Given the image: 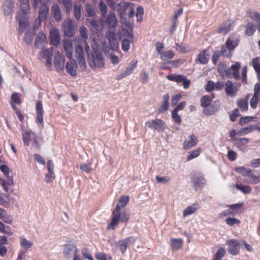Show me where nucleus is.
<instances>
[{
  "label": "nucleus",
  "instance_id": "obj_1",
  "mask_svg": "<svg viewBox=\"0 0 260 260\" xmlns=\"http://www.w3.org/2000/svg\"><path fill=\"white\" fill-rule=\"evenodd\" d=\"M129 198L127 196H121L118 200V204L112 212L111 221L108 224L107 230H114L119 222L126 223L129 219V215L126 212H120L121 209L125 207L128 203Z\"/></svg>",
  "mask_w": 260,
  "mask_h": 260
},
{
  "label": "nucleus",
  "instance_id": "obj_2",
  "mask_svg": "<svg viewBox=\"0 0 260 260\" xmlns=\"http://www.w3.org/2000/svg\"><path fill=\"white\" fill-rule=\"evenodd\" d=\"M87 58L89 64L92 68H102L105 66L103 54L96 49H93Z\"/></svg>",
  "mask_w": 260,
  "mask_h": 260
},
{
  "label": "nucleus",
  "instance_id": "obj_3",
  "mask_svg": "<svg viewBox=\"0 0 260 260\" xmlns=\"http://www.w3.org/2000/svg\"><path fill=\"white\" fill-rule=\"evenodd\" d=\"M62 252L67 259H70L73 257V260H81L80 255L78 254V247L75 244H65Z\"/></svg>",
  "mask_w": 260,
  "mask_h": 260
},
{
  "label": "nucleus",
  "instance_id": "obj_4",
  "mask_svg": "<svg viewBox=\"0 0 260 260\" xmlns=\"http://www.w3.org/2000/svg\"><path fill=\"white\" fill-rule=\"evenodd\" d=\"M32 6L34 8H38L39 5L41 4V6L39 11V18L40 20H45L48 14L49 8L47 4L50 0H32Z\"/></svg>",
  "mask_w": 260,
  "mask_h": 260
},
{
  "label": "nucleus",
  "instance_id": "obj_5",
  "mask_svg": "<svg viewBox=\"0 0 260 260\" xmlns=\"http://www.w3.org/2000/svg\"><path fill=\"white\" fill-rule=\"evenodd\" d=\"M145 127L154 129L160 133L164 132L166 127V123L160 119H155L147 121Z\"/></svg>",
  "mask_w": 260,
  "mask_h": 260
},
{
  "label": "nucleus",
  "instance_id": "obj_6",
  "mask_svg": "<svg viewBox=\"0 0 260 260\" xmlns=\"http://www.w3.org/2000/svg\"><path fill=\"white\" fill-rule=\"evenodd\" d=\"M167 78L170 81L176 82L177 83H182L184 89H187L190 84V80L183 75L171 74L167 76Z\"/></svg>",
  "mask_w": 260,
  "mask_h": 260
},
{
  "label": "nucleus",
  "instance_id": "obj_7",
  "mask_svg": "<svg viewBox=\"0 0 260 260\" xmlns=\"http://www.w3.org/2000/svg\"><path fill=\"white\" fill-rule=\"evenodd\" d=\"M243 203H238L237 204L228 205V207L229 208V209L224 210L220 214V216L221 217L229 216L231 215L234 216L239 212V210L243 206Z\"/></svg>",
  "mask_w": 260,
  "mask_h": 260
},
{
  "label": "nucleus",
  "instance_id": "obj_8",
  "mask_svg": "<svg viewBox=\"0 0 260 260\" xmlns=\"http://www.w3.org/2000/svg\"><path fill=\"white\" fill-rule=\"evenodd\" d=\"M16 17L19 25V32L22 34L27 26V11H21L18 13Z\"/></svg>",
  "mask_w": 260,
  "mask_h": 260
},
{
  "label": "nucleus",
  "instance_id": "obj_9",
  "mask_svg": "<svg viewBox=\"0 0 260 260\" xmlns=\"http://www.w3.org/2000/svg\"><path fill=\"white\" fill-rule=\"evenodd\" d=\"M226 244L229 246L228 252L231 255H236L239 253L240 243L234 239L228 240L226 241Z\"/></svg>",
  "mask_w": 260,
  "mask_h": 260
},
{
  "label": "nucleus",
  "instance_id": "obj_10",
  "mask_svg": "<svg viewBox=\"0 0 260 260\" xmlns=\"http://www.w3.org/2000/svg\"><path fill=\"white\" fill-rule=\"evenodd\" d=\"M53 53V50L52 48L42 49L39 53L40 57H41L42 59L44 58L46 59V66L48 70L51 68L52 64V58Z\"/></svg>",
  "mask_w": 260,
  "mask_h": 260
},
{
  "label": "nucleus",
  "instance_id": "obj_11",
  "mask_svg": "<svg viewBox=\"0 0 260 260\" xmlns=\"http://www.w3.org/2000/svg\"><path fill=\"white\" fill-rule=\"evenodd\" d=\"M191 180L196 190L202 188L206 183V180L203 176L198 173L193 175Z\"/></svg>",
  "mask_w": 260,
  "mask_h": 260
},
{
  "label": "nucleus",
  "instance_id": "obj_12",
  "mask_svg": "<svg viewBox=\"0 0 260 260\" xmlns=\"http://www.w3.org/2000/svg\"><path fill=\"white\" fill-rule=\"evenodd\" d=\"M62 29L66 36L70 37H73L76 31L73 20L70 18L67 19V20L63 24Z\"/></svg>",
  "mask_w": 260,
  "mask_h": 260
},
{
  "label": "nucleus",
  "instance_id": "obj_13",
  "mask_svg": "<svg viewBox=\"0 0 260 260\" xmlns=\"http://www.w3.org/2000/svg\"><path fill=\"white\" fill-rule=\"evenodd\" d=\"M136 238L132 236L128 237L125 239L119 241L117 244V246L118 247L120 251L122 253H124L127 247L129 245L134 244Z\"/></svg>",
  "mask_w": 260,
  "mask_h": 260
},
{
  "label": "nucleus",
  "instance_id": "obj_14",
  "mask_svg": "<svg viewBox=\"0 0 260 260\" xmlns=\"http://www.w3.org/2000/svg\"><path fill=\"white\" fill-rule=\"evenodd\" d=\"M235 21L234 20H227L223 22L217 29V32L218 34H222L223 35L227 34L232 29Z\"/></svg>",
  "mask_w": 260,
  "mask_h": 260
},
{
  "label": "nucleus",
  "instance_id": "obj_15",
  "mask_svg": "<svg viewBox=\"0 0 260 260\" xmlns=\"http://www.w3.org/2000/svg\"><path fill=\"white\" fill-rule=\"evenodd\" d=\"M137 60H134L131 62V66L127 67L125 70L120 73L116 76V79L118 80H121L122 79L127 77V76L132 74L133 71L137 67Z\"/></svg>",
  "mask_w": 260,
  "mask_h": 260
},
{
  "label": "nucleus",
  "instance_id": "obj_16",
  "mask_svg": "<svg viewBox=\"0 0 260 260\" xmlns=\"http://www.w3.org/2000/svg\"><path fill=\"white\" fill-rule=\"evenodd\" d=\"M241 67V64L239 62H236L234 64L231 66L228 69V77L231 78L232 76L236 80L240 79L239 69Z\"/></svg>",
  "mask_w": 260,
  "mask_h": 260
},
{
  "label": "nucleus",
  "instance_id": "obj_17",
  "mask_svg": "<svg viewBox=\"0 0 260 260\" xmlns=\"http://www.w3.org/2000/svg\"><path fill=\"white\" fill-rule=\"evenodd\" d=\"M75 56L80 66L85 67L86 62L82 47L78 45L75 47Z\"/></svg>",
  "mask_w": 260,
  "mask_h": 260
},
{
  "label": "nucleus",
  "instance_id": "obj_18",
  "mask_svg": "<svg viewBox=\"0 0 260 260\" xmlns=\"http://www.w3.org/2000/svg\"><path fill=\"white\" fill-rule=\"evenodd\" d=\"M36 122L38 123H43V116L44 111L43 108L42 103L40 101H38L36 103Z\"/></svg>",
  "mask_w": 260,
  "mask_h": 260
},
{
  "label": "nucleus",
  "instance_id": "obj_19",
  "mask_svg": "<svg viewBox=\"0 0 260 260\" xmlns=\"http://www.w3.org/2000/svg\"><path fill=\"white\" fill-rule=\"evenodd\" d=\"M220 108L219 102L214 101L213 104H210L208 107L205 108L203 113L207 116L214 115L216 113Z\"/></svg>",
  "mask_w": 260,
  "mask_h": 260
},
{
  "label": "nucleus",
  "instance_id": "obj_20",
  "mask_svg": "<svg viewBox=\"0 0 260 260\" xmlns=\"http://www.w3.org/2000/svg\"><path fill=\"white\" fill-rule=\"evenodd\" d=\"M53 164L51 160L47 161L48 173L45 176V181L51 183L54 180L55 176L53 171Z\"/></svg>",
  "mask_w": 260,
  "mask_h": 260
},
{
  "label": "nucleus",
  "instance_id": "obj_21",
  "mask_svg": "<svg viewBox=\"0 0 260 260\" xmlns=\"http://www.w3.org/2000/svg\"><path fill=\"white\" fill-rule=\"evenodd\" d=\"M198 139L196 136L191 134L188 139L185 140L183 143V148L184 150H189L195 146L198 143Z\"/></svg>",
  "mask_w": 260,
  "mask_h": 260
},
{
  "label": "nucleus",
  "instance_id": "obj_22",
  "mask_svg": "<svg viewBox=\"0 0 260 260\" xmlns=\"http://www.w3.org/2000/svg\"><path fill=\"white\" fill-rule=\"evenodd\" d=\"M260 92V84L256 83L254 87V94L252 97L250 101V105L252 108L255 109L257 107L258 104V98L259 93Z\"/></svg>",
  "mask_w": 260,
  "mask_h": 260
},
{
  "label": "nucleus",
  "instance_id": "obj_23",
  "mask_svg": "<svg viewBox=\"0 0 260 260\" xmlns=\"http://www.w3.org/2000/svg\"><path fill=\"white\" fill-rule=\"evenodd\" d=\"M247 178L248 182L252 184H256L260 182V170L251 169V172Z\"/></svg>",
  "mask_w": 260,
  "mask_h": 260
},
{
  "label": "nucleus",
  "instance_id": "obj_24",
  "mask_svg": "<svg viewBox=\"0 0 260 260\" xmlns=\"http://www.w3.org/2000/svg\"><path fill=\"white\" fill-rule=\"evenodd\" d=\"M239 43V39L237 37L232 35L227 39L225 45L229 51H232L238 45Z\"/></svg>",
  "mask_w": 260,
  "mask_h": 260
},
{
  "label": "nucleus",
  "instance_id": "obj_25",
  "mask_svg": "<svg viewBox=\"0 0 260 260\" xmlns=\"http://www.w3.org/2000/svg\"><path fill=\"white\" fill-rule=\"evenodd\" d=\"M224 86V84L222 82H217L216 83L210 80L207 82L206 90L207 91L211 92L213 90H219L222 89Z\"/></svg>",
  "mask_w": 260,
  "mask_h": 260
},
{
  "label": "nucleus",
  "instance_id": "obj_26",
  "mask_svg": "<svg viewBox=\"0 0 260 260\" xmlns=\"http://www.w3.org/2000/svg\"><path fill=\"white\" fill-rule=\"evenodd\" d=\"M225 92L226 94L231 97L236 95L238 91L236 87H234L232 81L228 80L225 84Z\"/></svg>",
  "mask_w": 260,
  "mask_h": 260
},
{
  "label": "nucleus",
  "instance_id": "obj_27",
  "mask_svg": "<svg viewBox=\"0 0 260 260\" xmlns=\"http://www.w3.org/2000/svg\"><path fill=\"white\" fill-rule=\"evenodd\" d=\"M50 43L54 46H57L60 42V36L59 31L55 28H52L49 32Z\"/></svg>",
  "mask_w": 260,
  "mask_h": 260
},
{
  "label": "nucleus",
  "instance_id": "obj_28",
  "mask_svg": "<svg viewBox=\"0 0 260 260\" xmlns=\"http://www.w3.org/2000/svg\"><path fill=\"white\" fill-rule=\"evenodd\" d=\"M54 64L55 69L57 71H62L64 68V58L60 54H57L55 55Z\"/></svg>",
  "mask_w": 260,
  "mask_h": 260
},
{
  "label": "nucleus",
  "instance_id": "obj_29",
  "mask_svg": "<svg viewBox=\"0 0 260 260\" xmlns=\"http://www.w3.org/2000/svg\"><path fill=\"white\" fill-rule=\"evenodd\" d=\"M250 94H247L245 99H239L237 101V106L242 112L248 110V100Z\"/></svg>",
  "mask_w": 260,
  "mask_h": 260
},
{
  "label": "nucleus",
  "instance_id": "obj_30",
  "mask_svg": "<svg viewBox=\"0 0 260 260\" xmlns=\"http://www.w3.org/2000/svg\"><path fill=\"white\" fill-rule=\"evenodd\" d=\"M207 53V49H204L201 51L198 54L197 58L196 59V62H198L203 64L207 63L209 61Z\"/></svg>",
  "mask_w": 260,
  "mask_h": 260
},
{
  "label": "nucleus",
  "instance_id": "obj_31",
  "mask_svg": "<svg viewBox=\"0 0 260 260\" xmlns=\"http://www.w3.org/2000/svg\"><path fill=\"white\" fill-rule=\"evenodd\" d=\"M63 49L66 52L67 57L69 59H72L73 57V45L70 40H64L63 42Z\"/></svg>",
  "mask_w": 260,
  "mask_h": 260
},
{
  "label": "nucleus",
  "instance_id": "obj_32",
  "mask_svg": "<svg viewBox=\"0 0 260 260\" xmlns=\"http://www.w3.org/2000/svg\"><path fill=\"white\" fill-rule=\"evenodd\" d=\"M51 13L54 19L58 22L61 19V14L60 7L56 4H54L51 7Z\"/></svg>",
  "mask_w": 260,
  "mask_h": 260
},
{
  "label": "nucleus",
  "instance_id": "obj_33",
  "mask_svg": "<svg viewBox=\"0 0 260 260\" xmlns=\"http://www.w3.org/2000/svg\"><path fill=\"white\" fill-rule=\"evenodd\" d=\"M83 7L81 4H75L73 7V15L77 21H80L82 17Z\"/></svg>",
  "mask_w": 260,
  "mask_h": 260
},
{
  "label": "nucleus",
  "instance_id": "obj_34",
  "mask_svg": "<svg viewBox=\"0 0 260 260\" xmlns=\"http://www.w3.org/2000/svg\"><path fill=\"white\" fill-rule=\"evenodd\" d=\"M70 62H67L66 65V72L71 76H75L76 75V67H75V61L73 59H70Z\"/></svg>",
  "mask_w": 260,
  "mask_h": 260
},
{
  "label": "nucleus",
  "instance_id": "obj_35",
  "mask_svg": "<svg viewBox=\"0 0 260 260\" xmlns=\"http://www.w3.org/2000/svg\"><path fill=\"white\" fill-rule=\"evenodd\" d=\"M170 97L168 93L165 94L162 96V102L161 104L158 112L160 113L164 112L168 110L169 108V100Z\"/></svg>",
  "mask_w": 260,
  "mask_h": 260
},
{
  "label": "nucleus",
  "instance_id": "obj_36",
  "mask_svg": "<svg viewBox=\"0 0 260 260\" xmlns=\"http://www.w3.org/2000/svg\"><path fill=\"white\" fill-rule=\"evenodd\" d=\"M35 134L34 133L30 131H23L22 136L23 142L25 146H29L30 139H32Z\"/></svg>",
  "mask_w": 260,
  "mask_h": 260
},
{
  "label": "nucleus",
  "instance_id": "obj_37",
  "mask_svg": "<svg viewBox=\"0 0 260 260\" xmlns=\"http://www.w3.org/2000/svg\"><path fill=\"white\" fill-rule=\"evenodd\" d=\"M171 247L172 251H175L180 249L183 245V240L181 239H171Z\"/></svg>",
  "mask_w": 260,
  "mask_h": 260
},
{
  "label": "nucleus",
  "instance_id": "obj_38",
  "mask_svg": "<svg viewBox=\"0 0 260 260\" xmlns=\"http://www.w3.org/2000/svg\"><path fill=\"white\" fill-rule=\"evenodd\" d=\"M199 208V204L198 202H196L191 206L187 207L183 213V216L185 217L194 213Z\"/></svg>",
  "mask_w": 260,
  "mask_h": 260
},
{
  "label": "nucleus",
  "instance_id": "obj_39",
  "mask_svg": "<svg viewBox=\"0 0 260 260\" xmlns=\"http://www.w3.org/2000/svg\"><path fill=\"white\" fill-rule=\"evenodd\" d=\"M217 71L221 77H224V76L228 77V69L225 62H220L217 66Z\"/></svg>",
  "mask_w": 260,
  "mask_h": 260
},
{
  "label": "nucleus",
  "instance_id": "obj_40",
  "mask_svg": "<svg viewBox=\"0 0 260 260\" xmlns=\"http://www.w3.org/2000/svg\"><path fill=\"white\" fill-rule=\"evenodd\" d=\"M107 22L109 26L111 28L114 27L116 26L117 23V19L116 15L114 13L112 12L109 13L107 17Z\"/></svg>",
  "mask_w": 260,
  "mask_h": 260
},
{
  "label": "nucleus",
  "instance_id": "obj_41",
  "mask_svg": "<svg viewBox=\"0 0 260 260\" xmlns=\"http://www.w3.org/2000/svg\"><path fill=\"white\" fill-rule=\"evenodd\" d=\"M252 64L259 79L260 78V58L255 57L253 58L252 60Z\"/></svg>",
  "mask_w": 260,
  "mask_h": 260
},
{
  "label": "nucleus",
  "instance_id": "obj_42",
  "mask_svg": "<svg viewBox=\"0 0 260 260\" xmlns=\"http://www.w3.org/2000/svg\"><path fill=\"white\" fill-rule=\"evenodd\" d=\"M235 187L244 194H248L251 192V188L247 185L236 183Z\"/></svg>",
  "mask_w": 260,
  "mask_h": 260
},
{
  "label": "nucleus",
  "instance_id": "obj_43",
  "mask_svg": "<svg viewBox=\"0 0 260 260\" xmlns=\"http://www.w3.org/2000/svg\"><path fill=\"white\" fill-rule=\"evenodd\" d=\"M235 145L240 149L245 148L246 144L249 141V139L246 138H236L235 140Z\"/></svg>",
  "mask_w": 260,
  "mask_h": 260
},
{
  "label": "nucleus",
  "instance_id": "obj_44",
  "mask_svg": "<svg viewBox=\"0 0 260 260\" xmlns=\"http://www.w3.org/2000/svg\"><path fill=\"white\" fill-rule=\"evenodd\" d=\"M85 10L88 17H94L96 16L94 8L91 4L87 3L85 7Z\"/></svg>",
  "mask_w": 260,
  "mask_h": 260
},
{
  "label": "nucleus",
  "instance_id": "obj_45",
  "mask_svg": "<svg viewBox=\"0 0 260 260\" xmlns=\"http://www.w3.org/2000/svg\"><path fill=\"white\" fill-rule=\"evenodd\" d=\"M46 40V37L44 34H40L38 35L35 40V48H40L41 47L40 45L45 42Z\"/></svg>",
  "mask_w": 260,
  "mask_h": 260
},
{
  "label": "nucleus",
  "instance_id": "obj_46",
  "mask_svg": "<svg viewBox=\"0 0 260 260\" xmlns=\"http://www.w3.org/2000/svg\"><path fill=\"white\" fill-rule=\"evenodd\" d=\"M225 222L227 225L230 226H233L235 225H239L241 221L239 219L235 217H228L225 220Z\"/></svg>",
  "mask_w": 260,
  "mask_h": 260
},
{
  "label": "nucleus",
  "instance_id": "obj_47",
  "mask_svg": "<svg viewBox=\"0 0 260 260\" xmlns=\"http://www.w3.org/2000/svg\"><path fill=\"white\" fill-rule=\"evenodd\" d=\"M174 52L172 50L165 51L160 54V59L165 61L167 59H172L174 56Z\"/></svg>",
  "mask_w": 260,
  "mask_h": 260
},
{
  "label": "nucleus",
  "instance_id": "obj_48",
  "mask_svg": "<svg viewBox=\"0 0 260 260\" xmlns=\"http://www.w3.org/2000/svg\"><path fill=\"white\" fill-rule=\"evenodd\" d=\"M235 170L236 172L241 174L243 176H248L249 173L251 172V169L246 168L244 167H238L235 168Z\"/></svg>",
  "mask_w": 260,
  "mask_h": 260
},
{
  "label": "nucleus",
  "instance_id": "obj_49",
  "mask_svg": "<svg viewBox=\"0 0 260 260\" xmlns=\"http://www.w3.org/2000/svg\"><path fill=\"white\" fill-rule=\"evenodd\" d=\"M255 31V27L253 23L251 22L247 23L246 27L245 33L248 36H251L253 35Z\"/></svg>",
  "mask_w": 260,
  "mask_h": 260
},
{
  "label": "nucleus",
  "instance_id": "obj_50",
  "mask_svg": "<svg viewBox=\"0 0 260 260\" xmlns=\"http://www.w3.org/2000/svg\"><path fill=\"white\" fill-rule=\"evenodd\" d=\"M211 100L212 99L209 96L207 95H203L201 100V106L206 108L211 104Z\"/></svg>",
  "mask_w": 260,
  "mask_h": 260
},
{
  "label": "nucleus",
  "instance_id": "obj_51",
  "mask_svg": "<svg viewBox=\"0 0 260 260\" xmlns=\"http://www.w3.org/2000/svg\"><path fill=\"white\" fill-rule=\"evenodd\" d=\"M225 251L224 248H220L214 256L213 260H220L224 257Z\"/></svg>",
  "mask_w": 260,
  "mask_h": 260
},
{
  "label": "nucleus",
  "instance_id": "obj_52",
  "mask_svg": "<svg viewBox=\"0 0 260 260\" xmlns=\"http://www.w3.org/2000/svg\"><path fill=\"white\" fill-rule=\"evenodd\" d=\"M20 7L21 11H29L30 8L29 0H20Z\"/></svg>",
  "mask_w": 260,
  "mask_h": 260
},
{
  "label": "nucleus",
  "instance_id": "obj_53",
  "mask_svg": "<svg viewBox=\"0 0 260 260\" xmlns=\"http://www.w3.org/2000/svg\"><path fill=\"white\" fill-rule=\"evenodd\" d=\"M95 258L98 260H111L112 256L110 255H107L104 252H99L95 254Z\"/></svg>",
  "mask_w": 260,
  "mask_h": 260
},
{
  "label": "nucleus",
  "instance_id": "obj_54",
  "mask_svg": "<svg viewBox=\"0 0 260 260\" xmlns=\"http://www.w3.org/2000/svg\"><path fill=\"white\" fill-rule=\"evenodd\" d=\"M155 179H156V182L158 183L168 184L171 181V178L168 176L160 177V176L157 175L156 176Z\"/></svg>",
  "mask_w": 260,
  "mask_h": 260
},
{
  "label": "nucleus",
  "instance_id": "obj_55",
  "mask_svg": "<svg viewBox=\"0 0 260 260\" xmlns=\"http://www.w3.org/2000/svg\"><path fill=\"white\" fill-rule=\"evenodd\" d=\"M178 112L173 110L172 111V117L176 123L180 124L182 121V119L181 116L178 114Z\"/></svg>",
  "mask_w": 260,
  "mask_h": 260
},
{
  "label": "nucleus",
  "instance_id": "obj_56",
  "mask_svg": "<svg viewBox=\"0 0 260 260\" xmlns=\"http://www.w3.org/2000/svg\"><path fill=\"white\" fill-rule=\"evenodd\" d=\"M80 168L83 172H84L86 173H90L92 171L91 162H89L86 164H81L80 166Z\"/></svg>",
  "mask_w": 260,
  "mask_h": 260
},
{
  "label": "nucleus",
  "instance_id": "obj_57",
  "mask_svg": "<svg viewBox=\"0 0 260 260\" xmlns=\"http://www.w3.org/2000/svg\"><path fill=\"white\" fill-rule=\"evenodd\" d=\"M201 151V150L200 148H198L197 149H195L192 151H190L189 152V155L187 157V160H190L198 157L200 155Z\"/></svg>",
  "mask_w": 260,
  "mask_h": 260
},
{
  "label": "nucleus",
  "instance_id": "obj_58",
  "mask_svg": "<svg viewBox=\"0 0 260 260\" xmlns=\"http://www.w3.org/2000/svg\"><path fill=\"white\" fill-rule=\"evenodd\" d=\"M62 2L66 12L69 13L72 9V4L71 0H61Z\"/></svg>",
  "mask_w": 260,
  "mask_h": 260
},
{
  "label": "nucleus",
  "instance_id": "obj_59",
  "mask_svg": "<svg viewBox=\"0 0 260 260\" xmlns=\"http://www.w3.org/2000/svg\"><path fill=\"white\" fill-rule=\"evenodd\" d=\"M99 10L101 13L102 16L105 17L107 12V6L106 4L101 1L99 4Z\"/></svg>",
  "mask_w": 260,
  "mask_h": 260
},
{
  "label": "nucleus",
  "instance_id": "obj_60",
  "mask_svg": "<svg viewBox=\"0 0 260 260\" xmlns=\"http://www.w3.org/2000/svg\"><path fill=\"white\" fill-rule=\"evenodd\" d=\"M144 14V10L142 7L139 6L137 9V20L138 22H141L143 19V15Z\"/></svg>",
  "mask_w": 260,
  "mask_h": 260
},
{
  "label": "nucleus",
  "instance_id": "obj_61",
  "mask_svg": "<svg viewBox=\"0 0 260 260\" xmlns=\"http://www.w3.org/2000/svg\"><path fill=\"white\" fill-rule=\"evenodd\" d=\"M20 244L22 247H23L24 248H30L33 244V243L31 241H29L27 240L24 238H21V242Z\"/></svg>",
  "mask_w": 260,
  "mask_h": 260
},
{
  "label": "nucleus",
  "instance_id": "obj_62",
  "mask_svg": "<svg viewBox=\"0 0 260 260\" xmlns=\"http://www.w3.org/2000/svg\"><path fill=\"white\" fill-rule=\"evenodd\" d=\"M227 148L228 150H229L227 154V157L228 159L231 161H234L236 160L237 157V153L232 150H230V147H228Z\"/></svg>",
  "mask_w": 260,
  "mask_h": 260
},
{
  "label": "nucleus",
  "instance_id": "obj_63",
  "mask_svg": "<svg viewBox=\"0 0 260 260\" xmlns=\"http://www.w3.org/2000/svg\"><path fill=\"white\" fill-rule=\"evenodd\" d=\"M246 13L247 14L249 15V17L252 19H254L256 21H260V14L258 12H255L253 15L251 14V10L250 9H248L247 10Z\"/></svg>",
  "mask_w": 260,
  "mask_h": 260
},
{
  "label": "nucleus",
  "instance_id": "obj_64",
  "mask_svg": "<svg viewBox=\"0 0 260 260\" xmlns=\"http://www.w3.org/2000/svg\"><path fill=\"white\" fill-rule=\"evenodd\" d=\"M87 29L86 27L84 26H81L79 29V33L80 36L85 41L87 38Z\"/></svg>",
  "mask_w": 260,
  "mask_h": 260
}]
</instances>
